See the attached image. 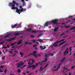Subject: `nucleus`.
<instances>
[{"label":"nucleus","mask_w":75,"mask_h":75,"mask_svg":"<svg viewBox=\"0 0 75 75\" xmlns=\"http://www.w3.org/2000/svg\"><path fill=\"white\" fill-rule=\"evenodd\" d=\"M16 4V1L13 0L12 1V3H10L9 4L8 6H11V9L12 10H15L16 9V13H18V14H20V13H21V12H23V11H26V8H21L20 9H18V8L17 7H15V6L16 5L15 4Z\"/></svg>","instance_id":"f257e3e1"},{"label":"nucleus","mask_w":75,"mask_h":75,"mask_svg":"<svg viewBox=\"0 0 75 75\" xmlns=\"http://www.w3.org/2000/svg\"><path fill=\"white\" fill-rule=\"evenodd\" d=\"M65 39H63L62 40H61L60 41H57L56 42L54 43V44L52 45V47H51V48H52L53 47H56L58 45V44H57V43H59V42H61L62 41H64Z\"/></svg>","instance_id":"f03ea898"},{"label":"nucleus","mask_w":75,"mask_h":75,"mask_svg":"<svg viewBox=\"0 0 75 75\" xmlns=\"http://www.w3.org/2000/svg\"><path fill=\"white\" fill-rule=\"evenodd\" d=\"M58 20L57 19H55L54 20L51 21V22L52 23H53L54 25L55 24H57L58 23L57 22V21H58Z\"/></svg>","instance_id":"7ed1b4c3"},{"label":"nucleus","mask_w":75,"mask_h":75,"mask_svg":"<svg viewBox=\"0 0 75 75\" xmlns=\"http://www.w3.org/2000/svg\"><path fill=\"white\" fill-rule=\"evenodd\" d=\"M24 62H21V63H19L17 64L18 65L17 66V67L18 68H20L21 67V65H24Z\"/></svg>","instance_id":"20e7f679"},{"label":"nucleus","mask_w":75,"mask_h":75,"mask_svg":"<svg viewBox=\"0 0 75 75\" xmlns=\"http://www.w3.org/2000/svg\"><path fill=\"white\" fill-rule=\"evenodd\" d=\"M48 65V64H47L44 67V68L42 67H40V70L39 71L40 72H41V71H42V70L43 69H44V68H46V67H47Z\"/></svg>","instance_id":"39448f33"},{"label":"nucleus","mask_w":75,"mask_h":75,"mask_svg":"<svg viewBox=\"0 0 75 75\" xmlns=\"http://www.w3.org/2000/svg\"><path fill=\"white\" fill-rule=\"evenodd\" d=\"M67 50H68V48H67L66 51L64 52V55H67V53H68V51H67Z\"/></svg>","instance_id":"423d86ee"},{"label":"nucleus","mask_w":75,"mask_h":75,"mask_svg":"<svg viewBox=\"0 0 75 75\" xmlns=\"http://www.w3.org/2000/svg\"><path fill=\"white\" fill-rule=\"evenodd\" d=\"M40 48L41 49V50H45V48H46V47L45 46H44L43 47L41 45L40 47Z\"/></svg>","instance_id":"0eeeda50"},{"label":"nucleus","mask_w":75,"mask_h":75,"mask_svg":"<svg viewBox=\"0 0 75 75\" xmlns=\"http://www.w3.org/2000/svg\"><path fill=\"white\" fill-rule=\"evenodd\" d=\"M20 24H15L14 25H12V27H16V26H20Z\"/></svg>","instance_id":"6e6552de"},{"label":"nucleus","mask_w":75,"mask_h":75,"mask_svg":"<svg viewBox=\"0 0 75 75\" xmlns=\"http://www.w3.org/2000/svg\"><path fill=\"white\" fill-rule=\"evenodd\" d=\"M45 63L44 62H43V61L41 62H39V64H40V65H43L44 64H45Z\"/></svg>","instance_id":"1a4fd4ad"},{"label":"nucleus","mask_w":75,"mask_h":75,"mask_svg":"<svg viewBox=\"0 0 75 75\" xmlns=\"http://www.w3.org/2000/svg\"><path fill=\"white\" fill-rule=\"evenodd\" d=\"M22 41H23V40H21L19 41L17 43V44L18 45H19V44H22Z\"/></svg>","instance_id":"9d476101"},{"label":"nucleus","mask_w":75,"mask_h":75,"mask_svg":"<svg viewBox=\"0 0 75 75\" xmlns=\"http://www.w3.org/2000/svg\"><path fill=\"white\" fill-rule=\"evenodd\" d=\"M50 22H47L45 23V25L47 26V27H48V24H50Z\"/></svg>","instance_id":"9b49d317"},{"label":"nucleus","mask_w":75,"mask_h":75,"mask_svg":"<svg viewBox=\"0 0 75 75\" xmlns=\"http://www.w3.org/2000/svg\"><path fill=\"white\" fill-rule=\"evenodd\" d=\"M59 29V27H56L54 28V31L55 32L56 31H57V30Z\"/></svg>","instance_id":"f8f14e48"},{"label":"nucleus","mask_w":75,"mask_h":75,"mask_svg":"<svg viewBox=\"0 0 75 75\" xmlns=\"http://www.w3.org/2000/svg\"><path fill=\"white\" fill-rule=\"evenodd\" d=\"M31 55L34 56V57H37V54H29V55H28L29 56H30Z\"/></svg>","instance_id":"ddd939ff"},{"label":"nucleus","mask_w":75,"mask_h":75,"mask_svg":"<svg viewBox=\"0 0 75 75\" xmlns=\"http://www.w3.org/2000/svg\"><path fill=\"white\" fill-rule=\"evenodd\" d=\"M37 53V52L35 51H34L33 53H30L29 54V55H31V54H33V55H34Z\"/></svg>","instance_id":"4468645a"},{"label":"nucleus","mask_w":75,"mask_h":75,"mask_svg":"<svg viewBox=\"0 0 75 75\" xmlns=\"http://www.w3.org/2000/svg\"><path fill=\"white\" fill-rule=\"evenodd\" d=\"M32 67L33 68V69H35L36 68V66L35 65H32Z\"/></svg>","instance_id":"2eb2a0df"},{"label":"nucleus","mask_w":75,"mask_h":75,"mask_svg":"<svg viewBox=\"0 0 75 75\" xmlns=\"http://www.w3.org/2000/svg\"><path fill=\"white\" fill-rule=\"evenodd\" d=\"M6 41H8V42H10L12 41V39H11V38L10 39H8L7 40H6Z\"/></svg>","instance_id":"dca6fc26"},{"label":"nucleus","mask_w":75,"mask_h":75,"mask_svg":"<svg viewBox=\"0 0 75 75\" xmlns=\"http://www.w3.org/2000/svg\"><path fill=\"white\" fill-rule=\"evenodd\" d=\"M65 42H66V41H64L60 43L59 45H62V44H64L65 43Z\"/></svg>","instance_id":"f3484780"},{"label":"nucleus","mask_w":75,"mask_h":75,"mask_svg":"<svg viewBox=\"0 0 75 75\" xmlns=\"http://www.w3.org/2000/svg\"><path fill=\"white\" fill-rule=\"evenodd\" d=\"M43 34L42 33L38 35L37 37L38 38H39V37H41V36H42Z\"/></svg>","instance_id":"a211bd4d"},{"label":"nucleus","mask_w":75,"mask_h":75,"mask_svg":"<svg viewBox=\"0 0 75 75\" xmlns=\"http://www.w3.org/2000/svg\"><path fill=\"white\" fill-rule=\"evenodd\" d=\"M20 55H21V57H23V55H24V54H23V53H22L21 52H20Z\"/></svg>","instance_id":"6ab92c4d"},{"label":"nucleus","mask_w":75,"mask_h":75,"mask_svg":"<svg viewBox=\"0 0 75 75\" xmlns=\"http://www.w3.org/2000/svg\"><path fill=\"white\" fill-rule=\"evenodd\" d=\"M32 30V29L31 28H29L27 29L26 30V31H31V30Z\"/></svg>","instance_id":"aec40b11"},{"label":"nucleus","mask_w":75,"mask_h":75,"mask_svg":"<svg viewBox=\"0 0 75 75\" xmlns=\"http://www.w3.org/2000/svg\"><path fill=\"white\" fill-rule=\"evenodd\" d=\"M73 29H74V30H75V26L70 28V30H71Z\"/></svg>","instance_id":"412c9836"},{"label":"nucleus","mask_w":75,"mask_h":75,"mask_svg":"<svg viewBox=\"0 0 75 75\" xmlns=\"http://www.w3.org/2000/svg\"><path fill=\"white\" fill-rule=\"evenodd\" d=\"M25 44H24V45H28V43H29V42H25Z\"/></svg>","instance_id":"4be33fe9"},{"label":"nucleus","mask_w":75,"mask_h":75,"mask_svg":"<svg viewBox=\"0 0 75 75\" xmlns=\"http://www.w3.org/2000/svg\"><path fill=\"white\" fill-rule=\"evenodd\" d=\"M59 68H60V67L59 66H58L57 67V69L56 70H54V71H57V70H58V69H59Z\"/></svg>","instance_id":"5701e85b"},{"label":"nucleus","mask_w":75,"mask_h":75,"mask_svg":"<svg viewBox=\"0 0 75 75\" xmlns=\"http://www.w3.org/2000/svg\"><path fill=\"white\" fill-rule=\"evenodd\" d=\"M38 41H39L40 43L42 42H43V40H41L38 39Z\"/></svg>","instance_id":"b1692460"},{"label":"nucleus","mask_w":75,"mask_h":75,"mask_svg":"<svg viewBox=\"0 0 75 75\" xmlns=\"http://www.w3.org/2000/svg\"><path fill=\"white\" fill-rule=\"evenodd\" d=\"M65 57H64L62 59V62H63L64 61V60H65Z\"/></svg>","instance_id":"393cba45"},{"label":"nucleus","mask_w":75,"mask_h":75,"mask_svg":"<svg viewBox=\"0 0 75 75\" xmlns=\"http://www.w3.org/2000/svg\"><path fill=\"white\" fill-rule=\"evenodd\" d=\"M19 35H20V33H16L15 34V35H16V36Z\"/></svg>","instance_id":"a878e982"},{"label":"nucleus","mask_w":75,"mask_h":75,"mask_svg":"<svg viewBox=\"0 0 75 75\" xmlns=\"http://www.w3.org/2000/svg\"><path fill=\"white\" fill-rule=\"evenodd\" d=\"M45 60L44 61H43V62H45H45L47 61V58H45Z\"/></svg>","instance_id":"bb28decb"},{"label":"nucleus","mask_w":75,"mask_h":75,"mask_svg":"<svg viewBox=\"0 0 75 75\" xmlns=\"http://www.w3.org/2000/svg\"><path fill=\"white\" fill-rule=\"evenodd\" d=\"M9 53H10V54H13V51H11L8 52Z\"/></svg>","instance_id":"cd10ccee"},{"label":"nucleus","mask_w":75,"mask_h":75,"mask_svg":"<svg viewBox=\"0 0 75 75\" xmlns=\"http://www.w3.org/2000/svg\"><path fill=\"white\" fill-rule=\"evenodd\" d=\"M63 69H64L65 70H68V71H69V69H67L65 67H63Z\"/></svg>","instance_id":"c85d7f7f"},{"label":"nucleus","mask_w":75,"mask_h":75,"mask_svg":"<svg viewBox=\"0 0 75 75\" xmlns=\"http://www.w3.org/2000/svg\"><path fill=\"white\" fill-rule=\"evenodd\" d=\"M27 67V65H24L23 67H21V68H24V67Z\"/></svg>","instance_id":"c756f323"},{"label":"nucleus","mask_w":75,"mask_h":75,"mask_svg":"<svg viewBox=\"0 0 75 75\" xmlns=\"http://www.w3.org/2000/svg\"><path fill=\"white\" fill-rule=\"evenodd\" d=\"M16 4V7H18V4L17 3H16H16L15 4V5Z\"/></svg>","instance_id":"7c9ffc66"},{"label":"nucleus","mask_w":75,"mask_h":75,"mask_svg":"<svg viewBox=\"0 0 75 75\" xmlns=\"http://www.w3.org/2000/svg\"><path fill=\"white\" fill-rule=\"evenodd\" d=\"M32 33H37V32H38V31H32Z\"/></svg>","instance_id":"2f4dec72"},{"label":"nucleus","mask_w":75,"mask_h":75,"mask_svg":"<svg viewBox=\"0 0 75 75\" xmlns=\"http://www.w3.org/2000/svg\"><path fill=\"white\" fill-rule=\"evenodd\" d=\"M8 37H9V35H7L5 36L4 37L5 38H7Z\"/></svg>","instance_id":"473e14b6"},{"label":"nucleus","mask_w":75,"mask_h":75,"mask_svg":"<svg viewBox=\"0 0 75 75\" xmlns=\"http://www.w3.org/2000/svg\"><path fill=\"white\" fill-rule=\"evenodd\" d=\"M16 44V42H14L13 43H12V44L11 46H13L15 44Z\"/></svg>","instance_id":"72a5a7b5"},{"label":"nucleus","mask_w":75,"mask_h":75,"mask_svg":"<svg viewBox=\"0 0 75 75\" xmlns=\"http://www.w3.org/2000/svg\"><path fill=\"white\" fill-rule=\"evenodd\" d=\"M16 53H15L14 54H12L11 56H12L13 57H15V56H16Z\"/></svg>","instance_id":"f704fd0d"},{"label":"nucleus","mask_w":75,"mask_h":75,"mask_svg":"<svg viewBox=\"0 0 75 75\" xmlns=\"http://www.w3.org/2000/svg\"><path fill=\"white\" fill-rule=\"evenodd\" d=\"M3 48H4V49H6L7 48V47H3L2 48V49H3Z\"/></svg>","instance_id":"c9c22d12"},{"label":"nucleus","mask_w":75,"mask_h":75,"mask_svg":"<svg viewBox=\"0 0 75 75\" xmlns=\"http://www.w3.org/2000/svg\"><path fill=\"white\" fill-rule=\"evenodd\" d=\"M11 38L12 40H12H16V39L14 38V37Z\"/></svg>","instance_id":"e433bc0d"},{"label":"nucleus","mask_w":75,"mask_h":75,"mask_svg":"<svg viewBox=\"0 0 75 75\" xmlns=\"http://www.w3.org/2000/svg\"><path fill=\"white\" fill-rule=\"evenodd\" d=\"M30 37H31V38H34V36L33 35H31L30 36Z\"/></svg>","instance_id":"4c0bfd02"},{"label":"nucleus","mask_w":75,"mask_h":75,"mask_svg":"<svg viewBox=\"0 0 75 75\" xmlns=\"http://www.w3.org/2000/svg\"><path fill=\"white\" fill-rule=\"evenodd\" d=\"M3 43H4V41L2 42H0V44H1V45H2V44H3Z\"/></svg>","instance_id":"58836bf2"},{"label":"nucleus","mask_w":75,"mask_h":75,"mask_svg":"<svg viewBox=\"0 0 75 75\" xmlns=\"http://www.w3.org/2000/svg\"><path fill=\"white\" fill-rule=\"evenodd\" d=\"M7 71V69H5V71H4L5 74L6 73Z\"/></svg>","instance_id":"ea45409f"},{"label":"nucleus","mask_w":75,"mask_h":75,"mask_svg":"<svg viewBox=\"0 0 75 75\" xmlns=\"http://www.w3.org/2000/svg\"><path fill=\"white\" fill-rule=\"evenodd\" d=\"M49 55H51V56H52L54 55V54H52V53H50L49 54Z\"/></svg>","instance_id":"a19ab883"},{"label":"nucleus","mask_w":75,"mask_h":75,"mask_svg":"<svg viewBox=\"0 0 75 75\" xmlns=\"http://www.w3.org/2000/svg\"><path fill=\"white\" fill-rule=\"evenodd\" d=\"M71 48H72L71 47H70V48H69V50H70V52H71L72 51V49H71Z\"/></svg>","instance_id":"79ce46f5"},{"label":"nucleus","mask_w":75,"mask_h":75,"mask_svg":"<svg viewBox=\"0 0 75 75\" xmlns=\"http://www.w3.org/2000/svg\"><path fill=\"white\" fill-rule=\"evenodd\" d=\"M23 6H25V1L23 2Z\"/></svg>","instance_id":"37998d69"},{"label":"nucleus","mask_w":75,"mask_h":75,"mask_svg":"<svg viewBox=\"0 0 75 75\" xmlns=\"http://www.w3.org/2000/svg\"><path fill=\"white\" fill-rule=\"evenodd\" d=\"M14 52H17V54H18V51H14Z\"/></svg>","instance_id":"c03bdc74"},{"label":"nucleus","mask_w":75,"mask_h":75,"mask_svg":"<svg viewBox=\"0 0 75 75\" xmlns=\"http://www.w3.org/2000/svg\"><path fill=\"white\" fill-rule=\"evenodd\" d=\"M32 41H33V43H34L36 41L35 40H32Z\"/></svg>","instance_id":"a18cd8bd"},{"label":"nucleus","mask_w":75,"mask_h":75,"mask_svg":"<svg viewBox=\"0 0 75 75\" xmlns=\"http://www.w3.org/2000/svg\"><path fill=\"white\" fill-rule=\"evenodd\" d=\"M71 27V26H66L65 27L66 28H69V27Z\"/></svg>","instance_id":"49530a36"},{"label":"nucleus","mask_w":75,"mask_h":75,"mask_svg":"<svg viewBox=\"0 0 75 75\" xmlns=\"http://www.w3.org/2000/svg\"><path fill=\"white\" fill-rule=\"evenodd\" d=\"M20 8H23V7L21 6H20L19 7Z\"/></svg>","instance_id":"de8ad7c7"},{"label":"nucleus","mask_w":75,"mask_h":75,"mask_svg":"<svg viewBox=\"0 0 75 75\" xmlns=\"http://www.w3.org/2000/svg\"><path fill=\"white\" fill-rule=\"evenodd\" d=\"M74 68H75V66H74L71 67V69H74Z\"/></svg>","instance_id":"09e8293b"},{"label":"nucleus","mask_w":75,"mask_h":75,"mask_svg":"<svg viewBox=\"0 0 75 75\" xmlns=\"http://www.w3.org/2000/svg\"><path fill=\"white\" fill-rule=\"evenodd\" d=\"M28 65H31V63L30 62H28Z\"/></svg>","instance_id":"8fccbe9b"},{"label":"nucleus","mask_w":75,"mask_h":75,"mask_svg":"<svg viewBox=\"0 0 75 75\" xmlns=\"http://www.w3.org/2000/svg\"><path fill=\"white\" fill-rule=\"evenodd\" d=\"M20 71H21V70H20V69H18V72H20Z\"/></svg>","instance_id":"3c124183"},{"label":"nucleus","mask_w":75,"mask_h":75,"mask_svg":"<svg viewBox=\"0 0 75 75\" xmlns=\"http://www.w3.org/2000/svg\"><path fill=\"white\" fill-rule=\"evenodd\" d=\"M5 56H4V57H2V59H5L4 58H5Z\"/></svg>","instance_id":"603ef678"},{"label":"nucleus","mask_w":75,"mask_h":75,"mask_svg":"<svg viewBox=\"0 0 75 75\" xmlns=\"http://www.w3.org/2000/svg\"><path fill=\"white\" fill-rule=\"evenodd\" d=\"M3 52L4 53V54H6V52H5L4 50H3Z\"/></svg>","instance_id":"864d4df0"},{"label":"nucleus","mask_w":75,"mask_h":75,"mask_svg":"<svg viewBox=\"0 0 75 75\" xmlns=\"http://www.w3.org/2000/svg\"><path fill=\"white\" fill-rule=\"evenodd\" d=\"M4 66H3L1 65V68H4Z\"/></svg>","instance_id":"5fc2aeb1"},{"label":"nucleus","mask_w":75,"mask_h":75,"mask_svg":"<svg viewBox=\"0 0 75 75\" xmlns=\"http://www.w3.org/2000/svg\"><path fill=\"white\" fill-rule=\"evenodd\" d=\"M38 63H36L35 66H36V67H37V66H38Z\"/></svg>","instance_id":"6e6d98bb"},{"label":"nucleus","mask_w":75,"mask_h":75,"mask_svg":"<svg viewBox=\"0 0 75 75\" xmlns=\"http://www.w3.org/2000/svg\"><path fill=\"white\" fill-rule=\"evenodd\" d=\"M32 66H30V65L28 66V68H32Z\"/></svg>","instance_id":"4d7b16f0"},{"label":"nucleus","mask_w":75,"mask_h":75,"mask_svg":"<svg viewBox=\"0 0 75 75\" xmlns=\"http://www.w3.org/2000/svg\"><path fill=\"white\" fill-rule=\"evenodd\" d=\"M28 44L29 45H32V43L31 42H30L29 43H28Z\"/></svg>","instance_id":"13d9d810"},{"label":"nucleus","mask_w":75,"mask_h":75,"mask_svg":"<svg viewBox=\"0 0 75 75\" xmlns=\"http://www.w3.org/2000/svg\"><path fill=\"white\" fill-rule=\"evenodd\" d=\"M37 45H34L33 46V47H35V46H37Z\"/></svg>","instance_id":"bf43d9fd"},{"label":"nucleus","mask_w":75,"mask_h":75,"mask_svg":"<svg viewBox=\"0 0 75 75\" xmlns=\"http://www.w3.org/2000/svg\"><path fill=\"white\" fill-rule=\"evenodd\" d=\"M73 17V16H69V17L70 18H71V17Z\"/></svg>","instance_id":"052dcab7"},{"label":"nucleus","mask_w":75,"mask_h":75,"mask_svg":"<svg viewBox=\"0 0 75 75\" xmlns=\"http://www.w3.org/2000/svg\"><path fill=\"white\" fill-rule=\"evenodd\" d=\"M35 49L36 50H37L38 48H37V47H35Z\"/></svg>","instance_id":"680f3d73"},{"label":"nucleus","mask_w":75,"mask_h":75,"mask_svg":"<svg viewBox=\"0 0 75 75\" xmlns=\"http://www.w3.org/2000/svg\"><path fill=\"white\" fill-rule=\"evenodd\" d=\"M35 61L34 60H33L32 61V62H34Z\"/></svg>","instance_id":"e2e57ef3"},{"label":"nucleus","mask_w":75,"mask_h":75,"mask_svg":"<svg viewBox=\"0 0 75 75\" xmlns=\"http://www.w3.org/2000/svg\"><path fill=\"white\" fill-rule=\"evenodd\" d=\"M22 74H23V75H25V72H23Z\"/></svg>","instance_id":"0e129e2a"},{"label":"nucleus","mask_w":75,"mask_h":75,"mask_svg":"<svg viewBox=\"0 0 75 75\" xmlns=\"http://www.w3.org/2000/svg\"><path fill=\"white\" fill-rule=\"evenodd\" d=\"M11 33H8V35H11Z\"/></svg>","instance_id":"69168bd1"},{"label":"nucleus","mask_w":75,"mask_h":75,"mask_svg":"<svg viewBox=\"0 0 75 75\" xmlns=\"http://www.w3.org/2000/svg\"><path fill=\"white\" fill-rule=\"evenodd\" d=\"M47 54L45 53V57H47Z\"/></svg>","instance_id":"338daca9"},{"label":"nucleus","mask_w":75,"mask_h":75,"mask_svg":"<svg viewBox=\"0 0 75 75\" xmlns=\"http://www.w3.org/2000/svg\"><path fill=\"white\" fill-rule=\"evenodd\" d=\"M63 34H64V33H62L61 35H62Z\"/></svg>","instance_id":"774afa93"}]
</instances>
